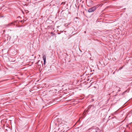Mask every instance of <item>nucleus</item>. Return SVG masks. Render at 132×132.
Here are the masks:
<instances>
[{
  "label": "nucleus",
  "instance_id": "f257e3e1",
  "mask_svg": "<svg viewBox=\"0 0 132 132\" xmlns=\"http://www.w3.org/2000/svg\"><path fill=\"white\" fill-rule=\"evenodd\" d=\"M67 122H65L64 120H62L61 122H60L59 124V126L60 127H62V129H64L67 126Z\"/></svg>",
  "mask_w": 132,
  "mask_h": 132
},
{
  "label": "nucleus",
  "instance_id": "6e6552de",
  "mask_svg": "<svg viewBox=\"0 0 132 132\" xmlns=\"http://www.w3.org/2000/svg\"><path fill=\"white\" fill-rule=\"evenodd\" d=\"M85 33H86V31H85Z\"/></svg>",
  "mask_w": 132,
  "mask_h": 132
},
{
  "label": "nucleus",
  "instance_id": "423d86ee",
  "mask_svg": "<svg viewBox=\"0 0 132 132\" xmlns=\"http://www.w3.org/2000/svg\"><path fill=\"white\" fill-rule=\"evenodd\" d=\"M122 68H120L119 69V70H120V69H121Z\"/></svg>",
  "mask_w": 132,
  "mask_h": 132
},
{
  "label": "nucleus",
  "instance_id": "0eeeda50",
  "mask_svg": "<svg viewBox=\"0 0 132 132\" xmlns=\"http://www.w3.org/2000/svg\"><path fill=\"white\" fill-rule=\"evenodd\" d=\"M115 72H114L113 73V74H114V73H115Z\"/></svg>",
  "mask_w": 132,
  "mask_h": 132
},
{
  "label": "nucleus",
  "instance_id": "7ed1b4c3",
  "mask_svg": "<svg viewBox=\"0 0 132 132\" xmlns=\"http://www.w3.org/2000/svg\"><path fill=\"white\" fill-rule=\"evenodd\" d=\"M99 5H97L96 6H94L93 7L90 8H89L88 10V11L89 12H91L94 11L97 7H98Z\"/></svg>",
  "mask_w": 132,
  "mask_h": 132
},
{
  "label": "nucleus",
  "instance_id": "f03ea898",
  "mask_svg": "<svg viewBox=\"0 0 132 132\" xmlns=\"http://www.w3.org/2000/svg\"><path fill=\"white\" fill-rule=\"evenodd\" d=\"M90 132H100V131L99 129L96 127H93L89 129Z\"/></svg>",
  "mask_w": 132,
  "mask_h": 132
},
{
  "label": "nucleus",
  "instance_id": "9d476101",
  "mask_svg": "<svg viewBox=\"0 0 132 132\" xmlns=\"http://www.w3.org/2000/svg\"><path fill=\"white\" fill-rule=\"evenodd\" d=\"M3 17V16H1V17Z\"/></svg>",
  "mask_w": 132,
  "mask_h": 132
},
{
  "label": "nucleus",
  "instance_id": "39448f33",
  "mask_svg": "<svg viewBox=\"0 0 132 132\" xmlns=\"http://www.w3.org/2000/svg\"><path fill=\"white\" fill-rule=\"evenodd\" d=\"M43 58L44 60V64H45L46 62V56L45 55H43Z\"/></svg>",
  "mask_w": 132,
  "mask_h": 132
},
{
  "label": "nucleus",
  "instance_id": "1a4fd4ad",
  "mask_svg": "<svg viewBox=\"0 0 132 132\" xmlns=\"http://www.w3.org/2000/svg\"><path fill=\"white\" fill-rule=\"evenodd\" d=\"M58 34H60V33H58Z\"/></svg>",
  "mask_w": 132,
  "mask_h": 132
},
{
  "label": "nucleus",
  "instance_id": "20e7f679",
  "mask_svg": "<svg viewBox=\"0 0 132 132\" xmlns=\"http://www.w3.org/2000/svg\"><path fill=\"white\" fill-rule=\"evenodd\" d=\"M13 24V22H11L7 24H6L4 25L5 27H9L12 26Z\"/></svg>",
  "mask_w": 132,
  "mask_h": 132
}]
</instances>
